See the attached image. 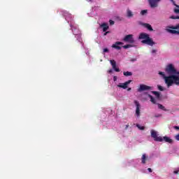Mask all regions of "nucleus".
Listing matches in <instances>:
<instances>
[{
    "label": "nucleus",
    "mask_w": 179,
    "mask_h": 179,
    "mask_svg": "<svg viewBox=\"0 0 179 179\" xmlns=\"http://www.w3.org/2000/svg\"><path fill=\"white\" fill-rule=\"evenodd\" d=\"M137 128H138V129H140L141 131H143L145 129V127L143 126H141L140 124H136Z\"/></svg>",
    "instance_id": "nucleus-23"
},
{
    "label": "nucleus",
    "mask_w": 179,
    "mask_h": 179,
    "mask_svg": "<svg viewBox=\"0 0 179 179\" xmlns=\"http://www.w3.org/2000/svg\"><path fill=\"white\" fill-rule=\"evenodd\" d=\"M109 23L110 25H113V24H114V21L110 20H109Z\"/></svg>",
    "instance_id": "nucleus-31"
},
{
    "label": "nucleus",
    "mask_w": 179,
    "mask_h": 179,
    "mask_svg": "<svg viewBox=\"0 0 179 179\" xmlns=\"http://www.w3.org/2000/svg\"><path fill=\"white\" fill-rule=\"evenodd\" d=\"M152 94H155L157 99H160V93L157 91H152Z\"/></svg>",
    "instance_id": "nucleus-17"
},
{
    "label": "nucleus",
    "mask_w": 179,
    "mask_h": 179,
    "mask_svg": "<svg viewBox=\"0 0 179 179\" xmlns=\"http://www.w3.org/2000/svg\"><path fill=\"white\" fill-rule=\"evenodd\" d=\"M90 1H92V0H90Z\"/></svg>",
    "instance_id": "nucleus-43"
},
{
    "label": "nucleus",
    "mask_w": 179,
    "mask_h": 179,
    "mask_svg": "<svg viewBox=\"0 0 179 179\" xmlns=\"http://www.w3.org/2000/svg\"><path fill=\"white\" fill-rule=\"evenodd\" d=\"M176 6V8H179V6L178 5H175Z\"/></svg>",
    "instance_id": "nucleus-42"
},
{
    "label": "nucleus",
    "mask_w": 179,
    "mask_h": 179,
    "mask_svg": "<svg viewBox=\"0 0 179 179\" xmlns=\"http://www.w3.org/2000/svg\"><path fill=\"white\" fill-rule=\"evenodd\" d=\"M174 129H179V127L178 126H175L173 127Z\"/></svg>",
    "instance_id": "nucleus-36"
},
{
    "label": "nucleus",
    "mask_w": 179,
    "mask_h": 179,
    "mask_svg": "<svg viewBox=\"0 0 179 179\" xmlns=\"http://www.w3.org/2000/svg\"><path fill=\"white\" fill-rule=\"evenodd\" d=\"M129 127V125H126L125 129H128V128Z\"/></svg>",
    "instance_id": "nucleus-40"
},
{
    "label": "nucleus",
    "mask_w": 179,
    "mask_h": 179,
    "mask_svg": "<svg viewBox=\"0 0 179 179\" xmlns=\"http://www.w3.org/2000/svg\"><path fill=\"white\" fill-rule=\"evenodd\" d=\"M110 65L112 66L113 69L115 71V72H120V68L117 67V62H115V60L112 59L110 60Z\"/></svg>",
    "instance_id": "nucleus-7"
},
{
    "label": "nucleus",
    "mask_w": 179,
    "mask_h": 179,
    "mask_svg": "<svg viewBox=\"0 0 179 179\" xmlns=\"http://www.w3.org/2000/svg\"><path fill=\"white\" fill-rule=\"evenodd\" d=\"M174 12H175V13H179V9L178 8H176L174 10Z\"/></svg>",
    "instance_id": "nucleus-29"
},
{
    "label": "nucleus",
    "mask_w": 179,
    "mask_h": 179,
    "mask_svg": "<svg viewBox=\"0 0 179 179\" xmlns=\"http://www.w3.org/2000/svg\"><path fill=\"white\" fill-rule=\"evenodd\" d=\"M101 29H103V31L106 32L107 30H108V24L107 23H103L100 24Z\"/></svg>",
    "instance_id": "nucleus-12"
},
{
    "label": "nucleus",
    "mask_w": 179,
    "mask_h": 179,
    "mask_svg": "<svg viewBox=\"0 0 179 179\" xmlns=\"http://www.w3.org/2000/svg\"><path fill=\"white\" fill-rule=\"evenodd\" d=\"M148 97L150 99V101L152 103V104H157L156 99H155L153 96L148 94Z\"/></svg>",
    "instance_id": "nucleus-16"
},
{
    "label": "nucleus",
    "mask_w": 179,
    "mask_h": 179,
    "mask_svg": "<svg viewBox=\"0 0 179 179\" xmlns=\"http://www.w3.org/2000/svg\"><path fill=\"white\" fill-rule=\"evenodd\" d=\"M157 87L160 90V92H163L164 90V88H163L162 85H157Z\"/></svg>",
    "instance_id": "nucleus-26"
},
{
    "label": "nucleus",
    "mask_w": 179,
    "mask_h": 179,
    "mask_svg": "<svg viewBox=\"0 0 179 179\" xmlns=\"http://www.w3.org/2000/svg\"><path fill=\"white\" fill-rule=\"evenodd\" d=\"M151 138H153L155 142H163V139L165 142L168 143H172L173 139L170 138L169 137L164 136V138L162 136H157V131L155 130H151Z\"/></svg>",
    "instance_id": "nucleus-3"
},
{
    "label": "nucleus",
    "mask_w": 179,
    "mask_h": 179,
    "mask_svg": "<svg viewBox=\"0 0 179 179\" xmlns=\"http://www.w3.org/2000/svg\"><path fill=\"white\" fill-rule=\"evenodd\" d=\"M122 44H124V43L117 41V42H115V44H113L112 45V48H115L116 50H121V46H120V45H122Z\"/></svg>",
    "instance_id": "nucleus-11"
},
{
    "label": "nucleus",
    "mask_w": 179,
    "mask_h": 179,
    "mask_svg": "<svg viewBox=\"0 0 179 179\" xmlns=\"http://www.w3.org/2000/svg\"><path fill=\"white\" fill-rule=\"evenodd\" d=\"M176 141H179V134L176 136Z\"/></svg>",
    "instance_id": "nucleus-32"
},
{
    "label": "nucleus",
    "mask_w": 179,
    "mask_h": 179,
    "mask_svg": "<svg viewBox=\"0 0 179 179\" xmlns=\"http://www.w3.org/2000/svg\"><path fill=\"white\" fill-rule=\"evenodd\" d=\"M71 29H72V31L73 32V34L75 36H78V34H79V29H76L77 32H75V31H73V27H71Z\"/></svg>",
    "instance_id": "nucleus-24"
},
{
    "label": "nucleus",
    "mask_w": 179,
    "mask_h": 179,
    "mask_svg": "<svg viewBox=\"0 0 179 179\" xmlns=\"http://www.w3.org/2000/svg\"><path fill=\"white\" fill-rule=\"evenodd\" d=\"M157 50H152V54H155V53L157 52Z\"/></svg>",
    "instance_id": "nucleus-34"
},
{
    "label": "nucleus",
    "mask_w": 179,
    "mask_h": 179,
    "mask_svg": "<svg viewBox=\"0 0 179 179\" xmlns=\"http://www.w3.org/2000/svg\"><path fill=\"white\" fill-rule=\"evenodd\" d=\"M123 41H124V43H129V44H134V43H135V39H134V35L133 34L127 35L123 38Z\"/></svg>",
    "instance_id": "nucleus-5"
},
{
    "label": "nucleus",
    "mask_w": 179,
    "mask_h": 179,
    "mask_svg": "<svg viewBox=\"0 0 179 179\" xmlns=\"http://www.w3.org/2000/svg\"><path fill=\"white\" fill-rule=\"evenodd\" d=\"M146 13H148V10H143L141 12V15H146Z\"/></svg>",
    "instance_id": "nucleus-25"
},
{
    "label": "nucleus",
    "mask_w": 179,
    "mask_h": 179,
    "mask_svg": "<svg viewBox=\"0 0 179 179\" xmlns=\"http://www.w3.org/2000/svg\"><path fill=\"white\" fill-rule=\"evenodd\" d=\"M152 87L148 86L146 85H140V87L138 89V92H145V90H150Z\"/></svg>",
    "instance_id": "nucleus-8"
},
{
    "label": "nucleus",
    "mask_w": 179,
    "mask_h": 179,
    "mask_svg": "<svg viewBox=\"0 0 179 179\" xmlns=\"http://www.w3.org/2000/svg\"><path fill=\"white\" fill-rule=\"evenodd\" d=\"M125 50H127V48H131V47H134V45H132L131 44H128V45H125L122 46Z\"/></svg>",
    "instance_id": "nucleus-22"
},
{
    "label": "nucleus",
    "mask_w": 179,
    "mask_h": 179,
    "mask_svg": "<svg viewBox=\"0 0 179 179\" xmlns=\"http://www.w3.org/2000/svg\"><path fill=\"white\" fill-rule=\"evenodd\" d=\"M168 31L171 33V34H179V31L177 30L168 29Z\"/></svg>",
    "instance_id": "nucleus-18"
},
{
    "label": "nucleus",
    "mask_w": 179,
    "mask_h": 179,
    "mask_svg": "<svg viewBox=\"0 0 179 179\" xmlns=\"http://www.w3.org/2000/svg\"><path fill=\"white\" fill-rule=\"evenodd\" d=\"M108 73H113V70H111V69H110V70H108Z\"/></svg>",
    "instance_id": "nucleus-38"
},
{
    "label": "nucleus",
    "mask_w": 179,
    "mask_h": 179,
    "mask_svg": "<svg viewBox=\"0 0 179 179\" xmlns=\"http://www.w3.org/2000/svg\"><path fill=\"white\" fill-rule=\"evenodd\" d=\"M148 2L151 8H157L158 6L157 3L160 2V0H148Z\"/></svg>",
    "instance_id": "nucleus-9"
},
{
    "label": "nucleus",
    "mask_w": 179,
    "mask_h": 179,
    "mask_svg": "<svg viewBox=\"0 0 179 179\" xmlns=\"http://www.w3.org/2000/svg\"><path fill=\"white\" fill-rule=\"evenodd\" d=\"M113 80H114V82H116V80H117V76H114V77H113Z\"/></svg>",
    "instance_id": "nucleus-35"
},
{
    "label": "nucleus",
    "mask_w": 179,
    "mask_h": 179,
    "mask_svg": "<svg viewBox=\"0 0 179 179\" xmlns=\"http://www.w3.org/2000/svg\"><path fill=\"white\" fill-rule=\"evenodd\" d=\"M171 19H174V20H176V19H179V16L171 15Z\"/></svg>",
    "instance_id": "nucleus-27"
},
{
    "label": "nucleus",
    "mask_w": 179,
    "mask_h": 179,
    "mask_svg": "<svg viewBox=\"0 0 179 179\" xmlns=\"http://www.w3.org/2000/svg\"><path fill=\"white\" fill-rule=\"evenodd\" d=\"M173 173L174 174H178V171H174Z\"/></svg>",
    "instance_id": "nucleus-39"
},
{
    "label": "nucleus",
    "mask_w": 179,
    "mask_h": 179,
    "mask_svg": "<svg viewBox=\"0 0 179 179\" xmlns=\"http://www.w3.org/2000/svg\"><path fill=\"white\" fill-rule=\"evenodd\" d=\"M123 75L124 76H132V72H131V71H124Z\"/></svg>",
    "instance_id": "nucleus-20"
},
{
    "label": "nucleus",
    "mask_w": 179,
    "mask_h": 179,
    "mask_svg": "<svg viewBox=\"0 0 179 179\" xmlns=\"http://www.w3.org/2000/svg\"><path fill=\"white\" fill-rule=\"evenodd\" d=\"M134 104H136V114L137 117H139V115H141V104L136 100L134 101Z\"/></svg>",
    "instance_id": "nucleus-6"
},
{
    "label": "nucleus",
    "mask_w": 179,
    "mask_h": 179,
    "mask_svg": "<svg viewBox=\"0 0 179 179\" xmlns=\"http://www.w3.org/2000/svg\"><path fill=\"white\" fill-rule=\"evenodd\" d=\"M127 17H134V13L129 9H127Z\"/></svg>",
    "instance_id": "nucleus-14"
},
{
    "label": "nucleus",
    "mask_w": 179,
    "mask_h": 179,
    "mask_svg": "<svg viewBox=\"0 0 179 179\" xmlns=\"http://www.w3.org/2000/svg\"><path fill=\"white\" fill-rule=\"evenodd\" d=\"M148 170L149 173H152V169H150V168H148Z\"/></svg>",
    "instance_id": "nucleus-37"
},
{
    "label": "nucleus",
    "mask_w": 179,
    "mask_h": 179,
    "mask_svg": "<svg viewBox=\"0 0 179 179\" xmlns=\"http://www.w3.org/2000/svg\"><path fill=\"white\" fill-rule=\"evenodd\" d=\"M171 29H172V30H178L179 29V24H178L173 27H171Z\"/></svg>",
    "instance_id": "nucleus-21"
},
{
    "label": "nucleus",
    "mask_w": 179,
    "mask_h": 179,
    "mask_svg": "<svg viewBox=\"0 0 179 179\" xmlns=\"http://www.w3.org/2000/svg\"><path fill=\"white\" fill-rule=\"evenodd\" d=\"M144 27L148 29V30H149L150 31H153V28L152 27V25L149 24H144Z\"/></svg>",
    "instance_id": "nucleus-15"
},
{
    "label": "nucleus",
    "mask_w": 179,
    "mask_h": 179,
    "mask_svg": "<svg viewBox=\"0 0 179 179\" xmlns=\"http://www.w3.org/2000/svg\"><path fill=\"white\" fill-rule=\"evenodd\" d=\"M108 33H110V31H106L104 34H103V36H107V34H108Z\"/></svg>",
    "instance_id": "nucleus-33"
},
{
    "label": "nucleus",
    "mask_w": 179,
    "mask_h": 179,
    "mask_svg": "<svg viewBox=\"0 0 179 179\" xmlns=\"http://www.w3.org/2000/svg\"><path fill=\"white\" fill-rule=\"evenodd\" d=\"M131 82H132V80H129L124 83H120L119 85H117V87H121L122 89H127V87H128V85H129Z\"/></svg>",
    "instance_id": "nucleus-10"
},
{
    "label": "nucleus",
    "mask_w": 179,
    "mask_h": 179,
    "mask_svg": "<svg viewBox=\"0 0 179 179\" xmlns=\"http://www.w3.org/2000/svg\"><path fill=\"white\" fill-rule=\"evenodd\" d=\"M159 75H161L164 79L165 83L167 86V87H170L173 86V85H176L177 86L179 85V76L176 75H171L169 76H166V74H164V72L159 71Z\"/></svg>",
    "instance_id": "nucleus-1"
},
{
    "label": "nucleus",
    "mask_w": 179,
    "mask_h": 179,
    "mask_svg": "<svg viewBox=\"0 0 179 179\" xmlns=\"http://www.w3.org/2000/svg\"><path fill=\"white\" fill-rule=\"evenodd\" d=\"M139 40H143L141 41L142 44H147V45H150V47H153L156 43L153 41V39L150 38L149 36V34L146 33H141L138 36Z\"/></svg>",
    "instance_id": "nucleus-2"
},
{
    "label": "nucleus",
    "mask_w": 179,
    "mask_h": 179,
    "mask_svg": "<svg viewBox=\"0 0 179 179\" xmlns=\"http://www.w3.org/2000/svg\"><path fill=\"white\" fill-rule=\"evenodd\" d=\"M131 62H135L136 61V58H133L130 59Z\"/></svg>",
    "instance_id": "nucleus-30"
},
{
    "label": "nucleus",
    "mask_w": 179,
    "mask_h": 179,
    "mask_svg": "<svg viewBox=\"0 0 179 179\" xmlns=\"http://www.w3.org/2000/svg\"><path fill=\"white\" fill-rule=\"evenodd\" d=\"M108 48H104L103 50V52H108Z\"/></svg>",
    "instance_id": "nucleus-28"
},
{
    "label": "nucleus",
    "mask_w": 179,
    "mask_h": 179,
    "mask_svg": "<svg viewBox=\"0 0 179 179\" xmlns=\"http://www.w3.org/2000/svg\"><path fill=\"white\" fill-rule=\"evenodd\" d=\"M130 90H131V87H129V88L127 89V91H128V92H130Z\"/></svg>",
    "instance_id": "nucleus-41"
},
{
    "label": "nucleus",
    "mask_w": 179,
    "mask_h": 179,
    "mask_svg": "<svg viewBox=\"0 0 179 179\" xmlns=\"http://www.w3.org/2000/svg\"><path fill=\"white\" fill-rule=\"evenodd\" d=\"M149 159V157L146 156V154H143L141 157V163L142 164H146V160Z\"/></svg>",
    "instance_id": "nucleus-13"
},
{
    "label": "nucleus",
    "mask_w": 179,
    "mask_h": 179,
    "mask_svg": "<svg viewBox=\"0 0 179 179\" xmlns=\"http://www.w3.org/2000/svg\"><path fill=\"white\" fill-rule=\"evenodd\" d=\"M165 71L166 72V73H168V75H170V76H171V75L179 76V71H177V70L174 67V65H173L172 64L166 66Z\"/></svg>",
    "instance_id": "nucleus-4"
},
{
    "label": "nucleus",
    "mask_w": 179,
    "mask_h": 179,
    "mask_svg": "<svg viewBox=\"0 0 179 179\" xmlns=\"http://www.w3.org/2000/svg\"><path fill=\"white\" fill-rule=\"evenodd\" d=\"M158 106V108H159L160 110H163V111H167V109H166V108H164V106L160 103H157Z\"/></svg>",
    "instance_id": "nucleus-19"
}]
</instances>
